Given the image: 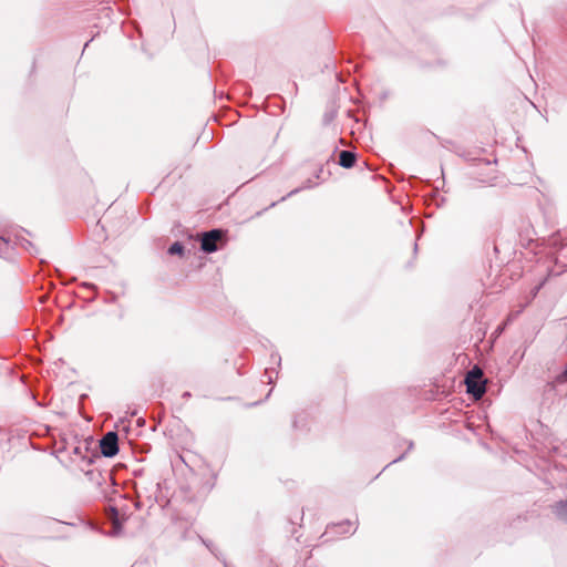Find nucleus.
I'll return each mask as SVG.
<instances>
[{
	"instance_id": "f257e3e1",
	"label": "nucleus",
	"mask_w": 567,
	"mask_h": 567,
	"mask_svg": "<svg viewBox=\"0 0 567 567\" xmlns=\"http://www.w3.org/2000/svg\"><path fill=\"white\" fill-rule=\"evenodd\" d=\"M466 390L475 399H481L486 392V383L483 379V372L474 367L465 377Z\"/></svg>"
},
{
	"instance_id": "f03ea898",
	"label": "nucleus",
	"mask_w": 567,
	"mask_h": 567,
	"mask_svg": "<svg viewBox=\"0 0 567 567\" xmlns=\"http://www.w3.org/2000/svg\"><path fill=\"white\" fill-rule=\"evenodd\" d=\"M225 241V231L221 229H212L205 231L200 236V248L206 254L215 252L219 249L220 244Z\"/></svg>"
},
{
	"instance_id": "7ed1b4c3",
	"label": "nucleus",
	"mask_w": 567,
	"mask_h": 567,
	"mask_svg": "<svg viewBox=\"0 0 567 567\" xmlns=\"http://www.w3.org/2000/svg\"><path fill=\"white\" fill-rule=\"evenodd\" d=\"M101 452L105 457H113L118 452V436L116 432H107L100 441Z\"/></svg>"
},
{
	"instance_id": "20e7f679",
	"label": "nucleus",
	"mask_w": 567,
	"mask_h": 567,
	"mask_svg": "<svg viewBox=\"0 0 567 567\" xmlns=\"http://www.w3.org/2000/svg\"><path fill=\"white\" fill-rule=\"evenodd\" d=\"M111 520L112 529L110 534L112 536H118L122 533V520L120 518L118 512L116 508L112 507L111 513L109 515Z\"/></svg>"
},
{
	"instance_id": "39448f33",
	"label": "nucleus",
	"mask_w": 567,
	"mask_h": 567,
	"mask_svg": "<svg viewBox=\"0 0 567 567\" xmlns=\"http://www.w3.org/2000/svg\"><path fill=\"white\" fill-rule=\"evenodd\" d=\"M357 156L351 151H341L339 153V165L344 168H351L355 164Z\"/></svg>"
},
{
	"instance_id": "423d86ee",
	"label": "nucleus",
	"mask_w": 567,
	"mask_h": 567,
	"mask_svg": "<svg viewBox=\"0 0 567 567\" xmlns=\"http://www.w3.org/2000/svg\"><path fill=\"white\" fill-rule=\"evenodd\" d=\"M331 533H339V534H352L355 532V527L353 523L350 520L340 523V524H333L328 527Z\"/></svg>"
},
{
	"instance_id": "0eeeda50",
	"label": "nucleus",
	"mask_w": 567,
	"mask_h": 567,
	"mask_svg": "<svg viewBox=\"0 0 567 567\" xmlns=\"http://www.w3.org/2000/svg\"><path fill=\"white\" fill-rule=\"evenodd\" d=\"M554 512L560 520L567 523V499L556 503Z\"/></svg>"
},
{
	"instance_id": "6e6552de",
	"label": "nucleus",
	"mask_w": 567,
	"mask_h": 567,
	"mask_svg": "<svg viewBox=\"0 0 567 567\" xmlns=\"http://www.w3.org/2000/svg\"><path fill=\"white\" fill-rule=\"evenodd\" d=\"M184 252V246L179 241H175L169 248L168 254L169 255H183Z\"/></svg>"
},
{
	"instance_id": "1a4fd4ad",
	"label": "nucleus",
	"mask_w": 567,
	"mask_h": 567,
	"mask_svg": "<svg viewBox=\"0 0 567 567\" xmlns=\"http://www.w3.org/2000/svg\"><path fill=\"white\" fill-rule=\"evenodd\" d=\"M275 372L271 370H268L266 369L265 373H264V377L267 379V380H262V382H267V383H271L272 382V374Z\"/></svg>"
},
{
	"instance_id": "9d476101",
	"label": "nucleus",
	"mask_w": 567,
	"mask_h": 567,
	"mask_svg": "<svg viewBox=\"0 0 567 567\" xmlns=\"http://www.w3.org/2000/svg\"><path fill=\"white\" fill-rule=\"evenodd\" d=\"M311 182L308 181L306 185L301 186V187H298V188H295L293 190H291L288 196H291V195H295L297 194L298 192H300L301 189H305V188H310L311 187Z\"/></svg>"
},
{
	"instance_id": "9b49d317",
	"label": "nucleus",
	"mask_w": 567,
	"mask_h": 567,
	"mask_svg": "<svg viewBox=\"0 0 567 567\" xmlns=\"http://www.w3.org/2000/svg\"><path fill=\"white\" fill-rule=\"evenodd\" d=\"M544 284H545V280H544V281H542L538 286H536V287L533 289V291H532V296H533V298H535V297H536V295L539 292V290L542 289V287L544 286Z\"/></svg>"
},
{
	"instance_id": "f8f14e48",
	"label": "nucleus",
	"mask_w": 567,
	"mask_h": 567,
	"mask_svg": "<svg viewBox=\"0 0 567 567\" xmlns=\"http://www.w3.org/2000/svg\"><path fill=\"white\" fill-rule=\"evenodd\" d=\"M137 423H138V425H143V424L145 423V421H144L143 419H140V420L137 421Z\"/></svg>"
},
{
	"instance_id": "ddd939ff",
	"label": "nucleus",
	"mask_w": 567,
	"mask_h": 567,
	"mask_svg": "<svg viewBox=\"0 0 567 567\" xmlns=\"http://www.w3.org/2000/svg\"><path fill=\"white\" fill-rule=\"evenodd\" d=\"M183 396H184V398H188V396H190V393H189V392H185V393L183 394Z\"/></svg>"
},
{
	"instance_id": "4468645a",
	"label": "nucleus",
	"mask_w": 567,
	"mask_h": 567,
	"mask_svg": "<svg viewBox=\"0 0 567 567\" xmlns=\"http://www.w3.org/2000/svg\"><path fill=\"white\" fill-rule=\"evenodd\" d=\"M504 330V327H499L498 331L502 332Z\"/></svg>"
}]
</instances>
